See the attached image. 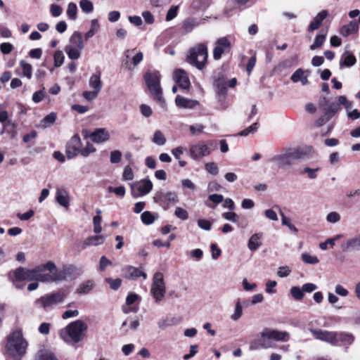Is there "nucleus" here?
Here are the masks:
<instances>
[{
  "label": "nucleus",
  "mask_w": 360,
  "mask_h": 360,
  "mask_svg": "<svg viewBox=\"0 0 360 360\" xmlns=\"http://www.w3.org/2000/svg\"><path fill=\"white\" fill-rule=\"evenodd\" d=\"M28 343L23 338L20 329L13 331L7 338L6 352L8 355L15 360H20L25 354Z\"/></svg>",
  "instance_id": "obj_1"
},
{
  "label": "nucleus",
  "mask_w": 360,
  "mask_h": 360,
  "mask_svg": "<svg viewBox=\"0 0 360 360\" xmlns=\"http://www.w3.org/2000/svg\"><path fill=\"white\" fill-rule=\"evenodd\" d=\"M143 78L153 98L165 107L166 103L160 87V73L157 70L148 71L144 74Z\"/></svg>",
  "instance_id": "obj_2"
},
{
  "label": "nucleus",
  "mask_w": 360,
  "mask_h": 360,
  "mask_svg": "<svg viewBox=\"0 0 360 360\" xmlns=\"http://www.w3.org/2000/svg\"><path fill=\"white\" fill-rule=\"evenodd\" d=\"M55 267V264L49 261L44 264L39 265L32 269H26L22 267L16 269L13 272L10 273V275H13L12 281L13 283L22 281H32L36 280L37 274L42 270L51 271Z\"/></svg>",
  "instance_id": "obj_3"
},
{
  "label": "nucleus",
  "mask_w": 360,
  "mask_h": 360,
  "mask_svg": "<svg viewBox=\"0 0 360 360\" xmlns=\"http://www.w3.org/2000/svg\"><path fill=\"white\" fill-rule=\"evenodd\" d=\"M73 270V266L72 265H69L65 266L61 270L58 271L55 265L54 269L51 271L42 270L39 272L36 280L49 283L60 282L65 281L68 277H70L72 275Z\"/></svg>",
  "instance_id": "obj_4"
},
{
  "label": "nucleus",
  "mask_w": 360,
  "mask_h": 360,
  "mask_svg": "<svg viewBox=\"0 0 360 360\" xmlns=\"http://www.w3.org/2000/svg\"><path fill=\"white\" fill-rule=\"evenodd\" d=\"M87 329V325L81 320H77L66 326L60 333L61 338L68 342L70 340L77 343L83 338V333Z\"/></svg>",
  "instance_id": "obj_5"
},
{
  "label": "nucleus",
  "mask_w": 360,
  "mask_h": 360,
  "mask_svg": "<svg viewBox=\"0 0 360 360\" xmlns=\"http://www.w3.org/2000/svg\"><path fill=\"white\" fill-rule=\"evenodd\" d=\"M289 333L285 331H279L266 328L260 333L258 341L260 342V346L263 349H268L274 347L271 340L286 342L289 339Z\"/></svg>",
  "instance_id": "obj_6"
},
{
  "label": "nucleus",
  "mask_w": 360,
  "mask_h": 360,
  "mask_svg": "<svg viewBox=\"0 0 360 360\" xmlns=\"http://www.w3.org/2000/svg\"><path fill=\"white\" fill-rule=\"evenodd\" d=\"M67 292L63 290H58L52 293L46 294L38 298L35 304L44 310H49L57 304L63 303L67 297Z\"/></svg>",
  "instance_id": "obj_7"
},
{
  "label": "nucleus",
  "mask_w": 360,
  "mask_h": 360,
  "mask_svg": "<svg viewBox=\"0 0 360 360\" xmlns=\"http://www.w3.org/2000/svg\"><path fill=\"white\" fill-rule=\"evenodd\" d=\"M208 57L207 47L204 44H199L189 50L188 61L198 70H202Z\"/></svg>",
  "instance_id": "obj_8"
},
{
  "label": "nucleus",
  "mask_w": 360,
  "mask_h": 360,
  "mask_svg": "<svg viewBox=\"0 0 360 360\" xmlns=\"http://www.w3.org/2000/svg\"><path fill=\"white\" fill-rule=\"evenodd\" d=\"M150 292L155 303L159 304L163 300L166 293V286L162 273L156 272L153 275Z\"/></svg>",
  "instance_id": "obj_9"
},
{
  "label": "nucleus",
  "mask_w": 360,
  "mask_h": 360,
  "mask_svg": "<svg viewBox=\"0 0 360 360\" xmlns=\"http://www.w3.org/2000/svg\"><path fill=\"white\" fill-rule=\"evenodd\" d=\"M212 145V141H209L207 142L199 141L197 143L192 145L189 149L191 158L195 160H198L209 155L212 152V150L210 148Z\"/></svg>",
  "instance_id": "obj_10"
},
{
  "label": "nucleus",
  "mask_w": 360,
  "mask_h": 360,
  "mask_svg": "<svg viewBox=\"0 0 360 360\" xmlns=\"http://www.w3.org/2000/svg\"><path fill=\"white\" fill-rule=\"evenodd\" d=\"M155 202L158 203L165 210H167L170 204L178 202V195L174 191H159L153 196Z\"/></svg>",
  "instance_id": "obj_11"
},
{
  "label": "nucleus",
  "mask_w": 360,
  "mask_h": 360,
  "mask_svg": "<svg viewBox=\"0 0 360 360\" xmlns=\"http://www.w3.org/2000/svg\"><path fill=\"white\" fill-rule=\"evenodd\" d=\"M299 158L300 155L297 150L290 149L283 154L275 155L272 158V161L276 162L279 167L284 168L292 165V160Z\"/></svg>",
  "instance_id": "obj_12"
},
{
  "label": "nucleus",
  "mask_w": 360,
  "mask_h": 360,
  "mask_svg": "<svg viewBox=\"0 0 360 360\" xmlns=\"http://www.w3.org/2000/svg\"><path fill=\"white\" fill-rule=\"evenodd\" d=\"M133 197L138 198L145 195L150 192L153 188V183L149 179H142L131 185Z\"/></svg>",
  "instance_id": "obj_13"
},
{
  "label": "nucleus",
  "mask_w": 360,
  "mask_h": 360,
  "mask_svg": "<svg viewBox=\"0 0 360 360\" xmlns=\"http://www.w3.org/2000/svg\"><path fill=\"white\" fill-rule=\"evenodd\" d=\"M231 43L226 37H221L215 42V47L213 51V58L214 60H219L223 53L229 52Z\"/></svg>",
  "instance_id": "obj_14"
},
{
  "label": "nucleus",
  "mask_w": 360,
  "mask_h": 360,
  "mask_svg": "<svg viewBox=\"0 0 360 360\" xmlns=\"http://www.w3.org/2000/svg\"><path fill=\"white\" fill-rule=\"evenodd\" d=\"M122 275L124 278L130 280H136L140 277H143L144 280L147 278V274L140 268L131 265H127L122 268Z\"/></svg>",
  "instance_id": "obj_15"
},
{
  "label": "nucleus",
  "mask_w": 360,
  "mask_h": 360,
  "mask_svg": "<svg viewBox=\"0 0 360 360\" xmlns=\"http://www.w3.org/2000/svg\"><path fill=\"white\" fill-rule=\"evenodd\" d=\"M309 330L316 339L335 345L336 332L314 328H310Z\"/></svg>",
  "instance_id": "obj_16"
},
{
  "label": "nucleus",
  "mask_w": 360,
  "mask_h": 360,
  "mask_svg": "<svg viewBox=\"0 0 360 360\" xmlns=\"http://www.w3.org/2000/svg\"><path fill=\"white\" fill-rule=\"evenodd\" d=\"M81 139L80 137L75 134L74 135L70 141L68 143L66 146V155L67 157L70 159L75 157L81 150Z\"/></svg>",
  "instance_id": "obj_17"
},
{
  "label": "nucleus",
  "mask_w": 360,
  "mask_h": 360,
  "mask_svg": "<svg viewBox=\"0 0 360 360\" xmlns=\"http://www.w3.org/2000/svg\"><path fill=\"white\" fill-rule=\"evenodd\" d=\"M89 136L93 142L101 143L108 141L110 135L105 128H98L90 133Z\"/></svg>",
  "instance_id": "obj_18"
},
{
  "label": "nucleus",
  "mask_w": 360,
  "mask_h": 360,
  "mask_svg": "<svg viewBox=\"0 0 360 360\" xmlns=\"http://www.w3.org/2000/svg\"><path fill=\"white\" fill-rule=\"evenodd\" d=\"M342 252H351L360 250V234L353 238L347 239L341 243Z\"/></svg>",
  "instance_id": "obj_19"
},
{
  "label": "nucleus",
  "mask_w": 360,
  "mask_h": 360,
  "mask_svg": "<svg viewBox=\"0 0 360 360\" xmlns=\"http://www.w3.org/2000/svg\"><path fill=\"white\" fill-rule=\"evenodd\" d=\"M174 77L176 82L181 89H188L190 87L191 82L188 74L184 70H176L174 73Z\"/></svg>",
  "instance_id": "obj_20"
},
{
  "label": "nucleus",
  "mask_w": 360,
  "mask_h": 360,
  "mask_svg": "<svg viewBox=\"0 0 360 360\" xmlns=\"http://www.w3.org/2000/svg\"><path fill=\"white\" fill-rule=\"evenodd\" d=\"M175 104L178 108L186 109H194L200 105L198 101L189 99L180 95L176 96Z\"/></svg>",
  "instance_id": "obj_21"
},
{
  "label": "nucleus",
  "mask_w": 360,
  "mask_h": 360,
  "mask_svg": "<svg viewBox=\"0 0 360 360\" xmlns=\"http://www.w3.org/2000/svg\"><path fill=\"white\" fill-rule=\"evenodd\" d=\"M105 237L103 235H97L88 237L86 238L81 245L82 250L92 245H99L104 243Z\"/></svg>",
  "instance_id": "obj_22"
},
{
  "label": "nucleus",
  "mask_w": 360,
  "mask_h": 360,
  "mask_svg": "<svg viewBox=\"0 0 360 360\" xmlns=\"http://www.w3.org/2000/svg\"><path fill=\"white\" fill-rule=\"evenodd\" d=\"M95 282L93 280H86L82 282L76 288L75 292L78 295H87L95 288Z\"/></svg>",
  "instance_id": "obj_23"
},
{
  "label": "nucleus",
  "mask_w": 360,
  "mask_h": 360,
  "mask_svg": "<svg viewBox=\"0 0 360 360\" xmlns=\"http://www.w3.org/2000/svg\"><path fill=\"white\" fill-rule=\"evenodd\" d=\"M101 75V72L97 71L90 77L89 80V86L95 91V93H99L103 86Z\"/></svg>",
  "instance_id": "obj_24"
},
{
  "label": "nucleus",
  "mask_w": 360,
  "mask_h": 360,
  "mask_svg": "<svg viewBox=\"0 0 360 360\" xmlns=\"http://www.w3.org/2000/svg\"><path fill=\"white\" fill-rule=\"evenodd\" d=\"M204 19H200L196 18H188L183 22L182 28L186 33H189L199 25L202 24Z\"/></svg>",
  "instance_id": "obj_25"
},
{
  "label": "nucleus",
  "mask_w": 360,
  "mask_h": 360,
  "mask_svg": "<svg viewBox=\"0 0 360 360\" xmlns=\"http://www.w3.org/2000/svg\"><path fill=\"white\" fill-rule=\"evenodd\" d=\"M328 12L326 11H322L318 13L314 20L309 24L308 27L309 31H314L317 30L323 22V20L328 16Z\"/></svg>",
  "instance_id": "obj_26"
},
{
  "label": "nucleus",
  "mask_w": 360,
  "mask_h": 360,
  "mask_svg": "<svg viewBox=\"0 0 360 360\" xmlns=\"http://www.w3.org/2000/svg\"><path fill=\"white\" fill-rule=\"evenodd\" d=\"M66 46L83 49L84 47L82 34L79 32H75L70 38V43Z\"/></svg>",
  "instance_id": "obj_27"
},
{
  "label": "nucleus",
  "mask_w": 360,
  "mask_h": 360,
  "mask_svg": "<svg viewBox=\"0 0 360 360\" xmlns=\"http://www.w3.org/2000/svg\"><path fill=\"white\" fill-rule=\"evenodd\" d=\"M359 30V25L356 21H352L348 25H343L340 30L343 37L356 34Z\"/></svg>",
  "instance_id": "obj_28"
},
{
  "label": "nucleus",
  "mask_w": 360,
  "mask_h": 360,
  "mask_svg": "<svg viewBox=\"0 0 360 360\" xmlns=\"http://www.w3.org/2000/svg\"><path fill=\"white\" fill-rule=\"evenodd\" d=\"M34 360H58V359L51 350L43 348L37 352Z\"/></svg>",
  "instance_id": "obj_29"
},
{
  "label": "nucleus",
  "mask_w": 360,
  "mask_h": 360,
  "mask_svg": "<svg viewBox=\"0 0 360 360\" xmlns=\"http://www.w3.org/2000/svg\"><path fill=\"white\" fill-rule=\"evenodd\" d=\"M307 77L305 72L299 68L291 75L290 79L295 83L300 82L302 85H307L309 83Z\"/></svg>",
  "instance_id": "obj_30"
},
{
  "label": "nucleus",
  "mask_w": 360,
  "mask_h": 360,
  "mask_svg": "<svg viewBox=\"0 0 360 360\" xmlns=\"http://www.w3.org/2000/svg\"><path fill=\"white\" fill-rule=\"evenodd\" d=\"M354 336L352 334L343 332L335 333V345L340 342L344 345H351L354 342Z\"/></svg>",
  "instance_id": "obj_31"
},
{
  "label": "nucleus",
  "mask_w": 360,
  "mask_h": 360,
  "mask_svg": "<svg viewBox=\"0 0 360 360\" xmlns=\"http://www.w3.org/2000/svg\"><path fill=\"white\" fill-rule=\"evenodd\" d=\"M124 54L127 59L129 58L131 55L134 54L132 58V63L134 66H136L138 64H139L143 58V53L140 51H138L136 48L131 50H127Z\"/></svg>",
  "instance_id": "obj_32"
},
{
  "label": "nucleus",
  "mask_w": 360,
  "mask_h": 360,
  "mask_svg": "<svg viewBox=\"0 0 360 360\" xmlns=\"http://www.w3.org/2000/svg\"><path fill=\"white\" fill-rule=\"evenodd\" d=\"M262 237V233H255L250 237L248 243V247L250 251L254 252L261 246Z\"/></svg>",
  "instance_id": "obj_33"
},
{
  "label": "nucleus",
  "mask_w": 360,
  "mask_h": 360,
  "mask_svg": "<svg viewBox=\"0 0 360 360\" xmlns=\"http://www.w3.org/2000/svg\"><path fill=\"white\" fill-rule=\"evenodd\" d=\"M56 200L61 206L68 207L70 204L68 192L65 190L58 189L56 192Z\"/></svg>",
  "instance_id": "obj_34"
},
{
  "label": "nucleus",
  "mask_w": 360,
  "mask_h": 360,
  "mask_svg": "<svg viewBox=\"0 0 360 360\" xmlns=\"http://www.w3.org/2000/svg\"><path fill=\"white\" fill-rule=\"evenodd\" d=\"M356 62V59L353 54H347V53H345L340 60V68H350L353 66Z\"/></svg>",
  "instance_id": "obj_35"
},
{
  "label": "nucleus",
  "mask_w": 360,
  "mask_h": 360,
  "mask_svg": "<svg viewBox=\"0 0 360 360\" xmlns=\"http://www.w3.org/2000/svg\"><path fill=\"white\" fill-rule=\"evenodd\" d=\"M158 218V213H152L150 211H145L141 215V221L146 225L152 224Z\"/></svg>",
  "instance_id": "obj_36"
},
{
  "label": "nucleus",
  "mask_w": 360,
  "mask_h": 360,
  "mask_svg": "<svg viewBox=\"0 0 360 360\" xmlns=\"http://www.w3.org/2000/svg\"><path fill=\"white\" fill-rule=\"evenodd\" d=\"M56 114L55 112H51L45 116L41 121V126L42 128L46 129L52 126L56 120Z\"/></svg>",
  "instance_id": "obj_37"
},
{
  "label": "nucleus",
  "mask_w": 360,
  "mask_h": 360,
  "mask_svg": "<svg viewBox=\"0 0 360 360\" xmlns=\"http://www.w3.org/2000/svg\"><path fill=\"white\" fill-rule=\"evenodd\" d=\"M82 49L65 46V51L71 60H77L80 57Z\"/></svg>",
  "instance_id": "obj_38"
},
{
  "label": "nucleus",
  "mask_w": 360,
  "mask_h": 360,
  "mask_svg": "<svg viewBox=\"0 0 360 360\" xmlns=\"http://www.w3.org/2000/svg\"><path fill=\"white\" fill-rule=\"evenodd\" d=\"M97 215L95 216L93 219V223H94V231L95 233L98 234L102 231L101 227V211L100 210H96Z\"/></svg>",
  "instance_id": "obj_39"
},
{
  "label": "nucleus",
  "mask_w": 360,
  "mask_h": 360,
  "mask_svg": "<svg viewBox=\"0 0 360 360\" xmlns=\"http://www.w3.org/2000/svg\"><path fill=\"white\" fill-rule=\"evenodd\" d=\"M99 24L98 20L93 19L91 21V28L90 30L85 34L84 38L86 40H88L91 37H92L98 30Z\"/></svg>",
  "instance_id": "obj_40"
},
{
  "label": "nucleus",
  "mask_w": 360,
  "mask_h": 360,
  "mask_svg": "<svg viewBox=\"0 0 360 360\" xmlns=\"http://www.w3.org/2000/svg\"><path fill=\"white\" fill-rule=\"evenodd\" d=\"M326 38V34H319L315 37L314 43L310 46L311 50H315L321 47Z\"/></svg>",
  "instance_id": "obj_41"
},
{
  "label": "nucleus",
  "mask_w": 360,
  "mask_h": 360,
  "mask_svg": "<svg viewBox=\"0 0 360 360\" xmlns=\"http://www.w3.org/2000/svg\"><path fill=\"white\" fill-rule=\"evenodd\" d=\"M20 65L22 68V75L30 79L32 75V65L24 60L20 61Z\"/></svg>",
  "instance_id": "obj_42"
},
{
  "label": "nucleus",
  "mask_w": 360,
  "mask_h": 360,
  "mask_svg": "<svg viewBox=\"0 0 360 360\" xmlns=\"http://www.w3.org/2000/svg\"><path fill=\"white\" fill-rule=\"evenodd\" d=\"M153 142L158 146H163L166 143V139L164 134L160 130L155 131L153 137Z\"/></svg>",
  "instance_id": "obj_43"
},
{
  "label": "nucleus",
  "mask_w": 360,
  "mask_h": 360,
  "mask_svg": "<svg viewBox=\"0 0 360 360\" xmlns=\"http://www.w3.org/2000/svg\"><path fill=\"white\" fill-rule=\"evenodd\" d=\"M302 261L308 264H316L319 262V259L316 256H312L307 252H303L301 255Z\"/></svg>",
  "instance_id": "obj_44"
},
{
  "label": "nucleus",
  "mask_w": 360,
  "mask_h": 360,
  "mask_svg": "<svg viewBox=\"0 0 360 360\" xmlns=\"http://www.w3.org/2000/svg\"><path fill=\"white\" fill-rule=\"evenodd\" d=\"M79 6L83 12L90 13L94 10V4L89 0H81L79 1Z\"/></svg>",
  "instance_id": "obj_45"
},
{
  "label": "nucleus",
  "mask_w": 360,
  "mask_h": 360,
  "mask_svg": "<svg viewBox=\"0 0 360 360\" xmlns=\"http://www.w3.org/2000/svg\"><path fill=\"white\" fill-rule=\"evenodd\" d=\"M77 7L75 3H70L68 6L67 15L71 20L77 18Z\"/></svg>",
  "instance_id": "obj_46"
},
{
  "label": "nucleus",
  "mask_w": 360,
  "mask_h": 360,
  "mask_svg": "<svg viewBox=\"0 0 360 360\" xmlns=\"http://www.w3.org/2000/svg\"><path fill=\"white\" fill-rule=\"evenodd\" d=\"M342 237V234H338L336 235L335 237L333 238H328L327 239L325 242L323 243H321L319 244V248L323 250H325L327 249V243H329L331 247H333L335 245V243L336 240H339L340 238H341Z\"/></svg>",
  "instance_id": "obj_47"
},
{
  "label": "nucleus",
  "mask_w": 360,
  "mask_h": 360,
  "mask_svg": "<svg viewBox=\"0 0 360 360\" xmlns=\"http://www.w3.org/2000/svg\"><path fill=\"white\" fill-rule=\"evenodd\" d=\"M179 6L173 5L172 6L166 15V21H171L174 18L177 16L178 12H179Z\"/></svg>",
  "instance_id": "obj_48"
},
{
  "label": "nucleus",
  "mask_w": 360,
  "mask_h": 360,
  "mask_svg": "<svg viewBox=\"0 0 360 360\" xmlns=\"http://www.w3.org/2000/svg\"><path fill=\"white\" fill-rule=\"evenodd\" d=\"M290 294L296 300H302L304 298L302 289L297 286H293L290 288Z\"/></svg>",
  "instance_id": "obj_49"
},
{
  "label": "nucleus",
  "mask_w": 360,
  "mask_h": 360,
  "mask_svg": "<svg viewBox=\"0 0 360 360\" xmlns=\"http://www.w3.org/2000/svg\"><path fill=\"white\" fill-rule=\"evenodd\" d=\"M174 215L177 218H179V219L183 220V221H186L188 219V212L186 210H184L180 207H176L175 211H174Z\"/></svg>",
  "instance_id": "obj_50"
},
{
  "label": "nucleus",
  "mask_w": 360,
  "mask_h": 360,
  "mask_svg": "<svg viewBox=\"0 0 360 360\" xmlns=\"http://www.w3.org/2000/svg\"><path fill=\"white\" fill-rule=\"evenodd\" d=\"M242 314H243V307H242V305L240 304V302L238 301L236 303L234 313L231 315V319L233 321H236L241 317Z\"/></svg>",
  "instance_id": "obj_51"
},
{
  "label": "nucleus",
  "mask_w": 360,
  "mask_h": 360,
  "mask_svg": "<svg viewBox=\"0 0 360 360\" xmlns=\"http://www.w3.org/2000/svg\"><path fill=\"white\" fill-rule=\"evenodd\" d=\"M320 170L319 167L317 168H310V167H304L302 171L301 174H307V176L311 179H314L317 177L316 172Z\"/></svg>",
  "instance_id": "obj_52"
},
{
  "label": "nucleus",
  "mask_w": 360,
  "mask_h": 360,
  "mask_svg": "<svg viewBox=\"0 0 360 360\" xmlns=\"http://www.w3.org/2000/svg\"><path fill=\"white\" fill-rule=\"evenodd\" d=\"M259 128V124L257 122H255L252 124L251 126L248 127L245 129L241 131L239 133L240 136H248L250 134H254Z\"/></svg>",
  "instance_id": "obj_53"
},
{
  "label": "nucleus",
  "mask_w": 360,
  "mask_h": 360,
  "mask_svg": "<svg viewBox=\"0 0 360 360\" xmlns=\"http://www.w3.org/2000/svg\"><path fill=\"white\" fill-rule=\"evenodd\" d=\"M205 168L208 173L214 176L219 172L217 165L213 162L205 163Z\"/></svg>",
  "instance_id": "obj_54"
},
{
  "label": "nucleus",
  "mask_w": 360,
  "mask_h": 360,
  "mask_svg": "<svg viewBox=\"0 0 360 360\" xmlns=\"http://www.w3.org/2000/svg\"><path fill=\"white\" fill-rule=\"evenodd\" d=\"M64 55L61 51H57L55 52L53 56L54 65L56 67H60L64 62Z\"/></svg>",
  "instance_id": "obj_55"
},
{
  "label": "nucleus",
  "mask_w": 360,
  "mask_h": 360,
  "mask_svg": "<svg viewBox=\"0 0 360 360\" xmlns=\"http://www.w3.org/2000/svg\"><path fill=\"white\" fill-rule=\"evenodd\" d=\"M282 224L283 226H286L289 228V229L295 233L298 231L297 229L291 223V221L289 218L286 217L283 212L281 214Z\"/></svg>",
  "instance_id": "obj_56"
},
{
  "label": "nucleus",
  "mask_w": 360,
  "mask_h": 360,
  "mask_svg": "<svg viewBox=\"0 0 360 360\" xmlns=\"http://www.w3.org/2000/svg\"><path fill=\"white\" fill-rule=\"evenodd\" d=\"M105 281L110 285V288L114 290H117L122 284V280L120 278L112 279L111 278H105Z\"/></svg>",
  "instance_id": "obj_57"
},
{
  "label": "nucleus",
  "mask_w": 360,
  "mask_h": 360,
  "mask_svg": "<svg viewBox=\"0 0 360 360\" xmlns=\"http://www.w3.org/2000/svg\"><path fill=\"white\" fill-rule=\"evenodd\" d=\"M122 153L120 150H115L110 153V160L112 164H117L121 161Z\"/></svg>",
  "instance_id": "obj_58"
},
{
  "label": "nucleus",
  "mask_w": 360,
  "mask_h": 360,
  "mask_svg": "<svg viewBox=\"0 0 360 360\" xmlns=\"http://www.w3.org/2000/svg\"><path fill=\"white\" fill-rule=\"evenodd\" d=\"M214 86L218 89L219 92L224 94L226 91V81L224 78H219L214 81Z\"/></svg>",
  "instance_id": "obj_59"
},
{
  "label": "nucleus",
  "mask_w": 360,
  "mask_h": 360,
  "mask_svg": "<svg viewBox=\"0 0 360 360\" xmlns=\"http://www.w3.org/2000/svg\"><path fill=\"white\" fill-rule=\"evenodd\" d=\"M134 179V173L129 165L124 168L122 174V179L124 181L132 180Z\"/></svg>",
  "instance_id": "obj_60"
},
{
  "label": "nucleus",
  "mask_w": 360,
  "mask_h": 360,
  "mask_svg": "<svg viewBox=\"0 0 360 360\" xmlns=\"http://www.w3.org/2000/svg\"><path fill=\"white\" fill-rule=\"evenodd\" d=\"M292 270L288 266H280L277 271V275L281 278H285L288 276Z\"/></svg>",
  "instance_id": "obj_61"
},
{
  "label": "nucleus",
  "mask_w": 360,
  "mask_h": 360,
  "mask_svg": "<svg viewBox=\"0 0 360 360\" xmlns=\"http://www.w3.org/2000/svg\"><path fill=\"white\" fill-rule=\"evenodd\" d=\"M326 220L329 223L335 224L340 220V215L336 212H331L328 214Z\"/></svg>",
  "instance_id": "obj_62"
},
{
  "label": "nucleus",
  "mask_w": 360,
  "mask_h": 360,
  "mask_svg": "<svg viewBox=\"0 0 360 360\" xmlns=\"http://www.w3.org/2000/svg\"><path fill=\"white\" fill-rule=\"evenodd\" d=\"M339 104L331 103L325 112L326 115H328L331 118L339 110Z\"/></svg>",
  "instance_id": "obj_63"
},
{
  "label": "nucleus",
  "mask_w": 360,
  "mask_h": 360,
  "mask_svg": "<svg viewBox=\"0 0 360 360\" xmlns=\"http://www.w3.org/2000/svg\"><path fill=\"white\" fill-rule=\"evenodd\" d=\"M13 50V46L8 42H4L0 44V51L4 54H9Z\"/></svg>",
  "instance_id": "obj_64"
}]
</instances>
